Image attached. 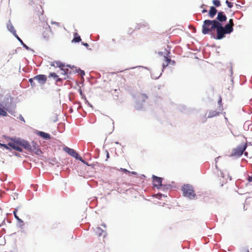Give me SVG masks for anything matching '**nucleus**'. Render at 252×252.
Here are the masks:
<instances>
[{
    "label": "nucleus",
    "instance_id": "1",
    "mask_svg": "<svg viewBox=\"0 0 252 252\" xmlns=\"http://www.w3.org/2000/svg\"><path fill=\"white\" fill-rule=\"evenodd\" d=\"M218 23V21L216 20H205L202 25V33L204 34L210 33L215 30Z\"/></svg>",
    "mask_w": 252,
    "mask_h": 252
},
{
    "label": "nucleus",
    "instance_id": "2",
    "mask_svg": "<svg viewBox=\"0 0 252 252\" xmlns=\"http://www.w3.org/2000/svg\"><path fill=\"white\" fill-rule=\"evenodd\" d=\"M182 190L185 196L188 197L190 199H194L195 197L193 189L189 185H185L182 188Z\"/></svg>",
    "mask_w": 252,
    "mask_h": 252
},
{
    "label": "nucleus",
    "instance_id": "3",
    "mask_svg": "<svg viewBox=\"0 0 252 252\" xmlns=\"http://www.w3.org/2000/svg\"><path fill=\"white\" fill-rule=\"evenodd\" d=\"M247 147L246 145L239 146L232 150L230 157H240Z\"/></svg>",
    "mask_w": 252,
    "mask_h": 252
},
{
    "label": "nucleus",
    "instance_id": "4",
    "mask_svg": "<svg viewBox=\"0 0 252 252\" xmlns=\"http://www.w3.org/2000/svg\"><path fill=\"white\" fill-rule=\"evenodd\" d=\"M218 25L215 29L217 31V39H221L225 36V34H227L225 31L223 27L220 23L218 22Z\"/></svg>",
    "mask_w": 252,
    "mask_h": 252
},
{
    "label": "nucleus",
    "instance_id": "5",
    "mask_svg": "<svg viewBox=\"0 0 252 252\" xmlns=\"http://www.w3.org/2000/svg\"><path fill=\"white\" fill-rule=\"evenodd\" d=\"M19 140H20V138L14 139H12V141L9 142L8 144V145H9L12 149L21 152H22V149L21 147L20 142L19 141Z\"/></svg>",
    "mask_w": 252,
    "mask_h": 252
},
{
    "label": "nucleus",
    "instance_id": "6",
    "mask_svg": "<svg viewBox=\"0 0 252 252\" xmlns=\"http://www.w3.org/2000/svg\"><path fill=\"white\" fill-rule=\"evenodd\" d=\"M63 150L76 159L82 161V158L74 149L65 147L63 148Z\"/></svg>",
    "mask_w": 252,
    "mask_h": 252
},
{
    "label": "nucleus",
    "instance_id": "7",
    "mask_svg": "<svg viewBox=\"0 0 252 252\" xmlns=\"http://www.w3.org/2000/svg\"><path fill=\"white\" fill-rule=\"evenodd\" d=\"M34 79L41 85L44 84L47 80L46 75L42 74L36 75L34 77Z\"/></svg>",
    "mask_w": 252,
    "mask_h": 252
},
{
    "label": "nucleus",
    "instance_id": "8",
    "mask_svg": "<svg viewBox=\"0 0 252 252\" xmlns=\"http://www.w3.org/2000/svg\"><path fill=\"white\" fill-rule=\"evenodd\" d=\"M19 141L20 142L21 147H23L25 149L29 152L31 151L32 150V145L28 142L21 139Z\"/></svg>",
    "mask_w": 252,
    "mask_h": 252
},
{
    "label": "nucleus",
    "instance_id": "9",
    "mask_svg": "<svg viewBox=\"0 0 252 252\" xmlns=\"http://www.w3.org/2000/svg\"><path fill=\"white\" fill-rule=\"evenodd\" d=\"M152 178L153 179V185L155 187H159L162 186V179L161 178L153 175Z\"/></svg>",
    "mask_w": 252,
    "mask_h": 252
},
{
    "label": "nucleus",
    "instance_id": "10",
    "mask_svg": "<svg viewBox=\"0 0 252 252\" xmlns=\"http://www.w3.org/2000/svg\"><path fill=\"white\" fill-rule=\"evenodd\" d=\"M51 31L49 26L45 29V30L42 32V36L45 40H48L50 37Z\"/></svg>",
    "mask_w": 252,
    "mask_h": 252
},
{
    "label": "nucleus",
    "instance_id": "11",
    "mask_svg": "<svg viewBox=\"0 0 252 252\" xmlns=\"http://www.w3.org/2000/svg\"><path fill=\"white\" fill-rule=\"evenodd\" d=\"M217 21L219 22H223L226 21L227 17L224 13L222 11L219 12L218 13Z\"/></svg>",
    "mask_w": 252,
    "mask_h": 252
},
{
    "label": "nucleus",
    "instance_id": "12",
    "mask_svg": "<svg viewBox=\"0 0 252 252\" xmlns=\"http://www.w3.org/2000/svg\"><path fill=\"white\" fill-rule=\"evenodd\" d=\"M31 145L32 150L31 152H33L36 154H39L41 153V151L38 149V146L36 143L32 142Z\"/></svg>",
    "mask_w": 252,
    "mask_h": 252
},
{
    "label": "nucleus",
    "instance_id": "13",
    "mask_svg": "<svg viewBox=\"0 0 252 252\" xmlns=\"http://www.w3.org/2000/svg\"><path fill=\"white\" fill-rule=\"evenodd\" d=\"M217 12V10L214 6H211L209 11V16L210 18H213Z\"/></svg>",
    "mask_w": 252,
    "mask_h": 252
},
{
    "label": "nucleus",
    "instance_id": "14",
    "mask_svg": "<svg viewBox=\"0 0 252 252\" xmlns=\"http://www.w3.org/2000/svg\"><path fill=\"white\" fill-rule=\"evenodd\" d=\"M94 231L96 234L98 236L102 235L104 236L105 234V231L103 230L100 227H96Z\"/></svg>",
    "mask_w": 252,
    "mask_h": 252
},
{
    "label": "nucleus",
    "instance_id": "15",
    "mask_svg": "<svg viewBox=\"0 0 252 252\" xmlns=\"http://www.w3.org/2000/svg\"><path fill=\"white\" fill-rule=\"evenodd\" d=\"M7 28L8 30L13 34V35H16V31L10 22H9L7 24Z\"/></svg>",
    "mask_w": 252,
    "mask_h": 252
},
{
    "label": "nucleus",
    "instance_id": "16",
    "mask_svg": "<svg viewBox=\"0 0 252 252\" xmlns=\"http://www.w3.org/2000/svg\"><path fill=\"white\" fill-rule=\"evenodd\" d=\"M38 135L45 139H50L51 136L50 134L42 131H38Z\"/></svg>",
    "mask_w": 252,
    "mask_h": 252
},
{
    "label": "nucleus",
    "instance_id": "17",
    "mask_svg": "<svg viewBox=\"0 0 252 252\" xmlns=\"http://www.w3.org/2000/svg\"><path fill=\"white\" fill-rule=\"evenodd\" d=\"M219 114H220V112H218L217 111H213V110H212V111H210L208 112L207 117L209 118H212V117H214L217 116L219 115Z\"/></svg>",
    "mask_w": 252,
    "mask_h": 252
},
{
    "label": "nucleus",
    "instance_id": "18",
    "mask_svg": "<svg viewBox=\"0 0 252 252\" xmlns=\"http://www.w3.org/2000/svg\"><path fill=\"white\" fill-rule=\"evenodd\" d=\"M163 59L164 62L162 63V66L163 68H164L168 65L171 62V59L165 56L163 57Z\"/></svg>",
    "mask_w": 252,
    "mask_h": 252
},
{
    "label": "nucleus",
    "instance_id": "19",
    "mask_svg": "<svg viewBox=\"0 0 252 252\" xmlns=\"http://www.w3.org/2000/svg\"><path fill=\"white\" fill-rule=\"evenodd\" d=\"M223 28L227 34L230 33L233 31V28L230 26V25H229L228 24L225 25Z\"/></svg>",
    "mask_w": 252,
    "mask_h": 252
},
{
    "label": "nucleus",
    "instance_id": "20",
    "mask_svg": "<svg viewBox=\"0 0 252 252\" xmlns=\"http://www.w3.org/2000/svg\"><path fill=\"white\" fill-rule=\"evenodd\" d=\"M61 70H62V72L61 73L62 74L64 75V76H66L64 77V79H66L67 77V74L68 72V69L67 68L63 67L61 68Z\"/></svg>",
    "mask_w": 252,
    "mask_h": 252
},
{
    "label": "nucleus",
    "instance_id": "21",
    "mask_svg": "<svg viewBox=\"0 0 252 252\" xmlns=\"http://www.w3.org/2000/svg\"><path fill=\"white\" fill-rule=\"evenodd\" d=\"M81 39L79 35H78L77 33H75L74 38H73L72 41L75 42H79L81 41Z\"/></svg>",
    "mask_w": 252,
    "mask_h": 252
},
{
    "label": "nucleus",
    "instance_id": "22",
    "mask_svg": "<svg viewBox=\"0 0 252 252\" xmlns=\"http://www.w3.org/2000/svg\"><path fill=\"white\" fill-rule=\"evenodd\" d=\"M18 211V209H15L13 211V214L14 215L16 219L19 222H23V221L21 219H20L19 217L17 215V212Z\"/></svg>",
    "mask_w": 252,
    "mask_h": 252
},
{
    "label": "nucleus",
    "instance_id": "23",
    "mask_svg": "<svg viewBox=\"0 0 252 252\" xmlns=\"http://www.w3.org/2000/svg\"><path fill=\"white\" fill-rule=\"evenodd\" d=\"M0 115L6 116L7 115V113L4 109L0 108Z\"/></svg>",
    "mask_w": 252,
    "mask_h": 252
},
{
    "label": "nucleus",
    "instance_id": "24",
    "mask_svg": "<svg viewBox=\"0 0 252 252\" xmlns=\"http://www.w3.org/2000/svg\"><path fill=\"white\" fill-rule=\"evenodd\" d=\"M213 3L217 7L220 6V2L219 0H213Z\"/></svg>",
    "mask_w": 252,
    "mask_h": 252
},
{
    "label": "nucleus",
    "instance_id": "25",
    "mask_svg": "<svg viewBox=\"0 0 252 252\" xmlns=\"http://www.w3.org/2000/svg\"><path fill=\"white\" fill-rule=\"evenodd\" d=\"M56 63L57 66L60 67L61 69L64 67V65L60 62H56Z\"/></svg>",
    "mask_w": 252,
    "mask_h": 252
},
{
    "label": "nucleus",
    "instance_id": "26",
    "mask_svg": "<svg viewBox=\"0 0 252 252\" xmlns=\"http://www.w3.org/2000/svg\"><path fill=\"white\" fill-rule=\"evenodd\" d=\"M58 76L56 74V73L54 72L50 73L49 76V77H51L56 79L57 78H58Z\"/></svg>",
    "mask_w": 252,
    "mask_h": 252
},
{
    "label": "nucleus",
    "instance_id": "27",
    "mask_svg": "<svg viewBox=\"0 0 252 252\" xmlns=\"http://www.w3.org/2000/svg\"><path fill=\"white\" fill-rule=\"evenodd\" d=\"M34 80H35L34 79V77L32 78H30L29 80V81L30 82V83L32 86H35V85H36L35 84V82H34Z\"/></svg>",
    "mask_w": 252,
    "mask_h": 252
},
{
    "label": "nucleus",
    "instance_id": "28",
    "mask_svg": "<svg viewBox=\"0 0 252 252\" xmlns=\"http://www.w3.org/2000/svg\"><path fill=\"white\" fill-rule=\"evenodd\" d=\"M226 4L228 6V7L231 8L233 7V4L232 2L229 1L228 0H226L225 1Z\"/></svg>",
    "mask_w": 252,
    "mask_h": 252
},
{
    "label": "nucleus",
    "instance_id": "29",
    "mask_svg": "<svg viewBox=\"0 0 252 252\" xmlns=\"http://www.w3.org/2000/svg\"><path fill=\"white\" fill-rule=\"evenodd\" d=\"M120 171H122L124 173H130V171H129L128 170H127V169H125V168H121L120 169H119Z\"/></svg>",
    "mask_w": 252,
    "mask_h": 252
},
{
    "label": "nucleus",
    "instance_id": "30",
    "mask_svg": "<svg viewBox=\"0 0 252 252\" xmlns=\"http://www.w3.org/2000/svg\"><path fill=\"white\" fill-rule=\"evenodd\" d=\"M218 103L220 105V107H222V98L221 96L220 97L219 100L218 101Z\"/></svg>",
    "mask_w": 252,
    "mask_h": 252
},
{
    "label": "nucleus",
    "instance_id": "31",
    "mask_svg": "<svg viewBox=\"0 0 252 252\" xmlns=\"http://www.w3.org/2000/svg\"><path fill=\"white\" fill-rule=\"evenodd\" d=\"M228 24L229 25H230V26H231L232 27H233L234 26L233 19H229V23H228Z\"/></svg>",
    "mask_w": 252,
    "mask_h": 252
},
{
    "label": "nucleus",
    "instance_id": "32",
    "mask_svg": "<svg viewBox=\"0 0 252 252\" xmlns=\"http://www.w3.org/2000/svg\"><path fill=\"white\" fill-rule=\"evenodd\" d=\"M0 146L3 147H4V148H5L6 149H8V150L9 149V148L8 147V145L1 144Z\"/></svg>",
    "mask_w": 252,
    "mask_h": 252
},
{
    "label": "nucleus",
    "instance_id": "33",
    "mask_svg": "<svg viewBox=\"0 0 252 252\" xmlns=\"http://www.w3.org/2000/svg\"><path fill=\"white\" fill-rule=\"evenodd\" d=\"M16 37V38L18 39L19 41L21 42V43H23L22 40L19 37V36L16 34V35H14Z\"/></svg>",
    "mask_w": 252,
    "mask_h": 252
},
{
    "label": "nucleus",
    "instance_id": "34",
    "mask_svg": "<svg viewBox=\"0 0 252 252\" xmlns=\"http://www.w3.org/2000/svg\"><path fill=\"white\" fill-rule=\"evenodd\" d=\"M219 158H220V157H218V158H216V159H215V160H216V167L217 168H218V165H217V162H218V160H219Z\"/></svg>",
    "mask_w": 252,
    "mask_h": 252
},
{
    "label": "nucleus",
    "instance_id": "35",
    "mask_svg": "<svg viewBox=\"0 0 252 252\" xmlns=\"http://www.w3.org/2000/svg\"><path fill=\"white\" fill-rule=\"evenodd\" d=\"M248 180L249 182H252V175L251 176H249Z\"/></svg>",
    "mask_w": 252,
    "mask_h": 252
},
{
    "label": "nucleus",
    "instance_id": "36",
    "mask_svg": "<svg viewBox=\"0 0 252 252\" xmlns=\"http://www.w3.org/2000/svg\"><path fill=\"white\" fill-rule=\"evenodd\" d=\"M105 153L106 154V158H107V159L108 158H109V154L107 151H106Z\"/></svg>",
    "mask_w": 252,
    "mask_h": 252
},
{
    "label": "nucleus",
    "instance_id": "37",
    "mask_svg": "<svg viewBox=\"0 0 252 252\" xmlns=\"http://www.w3.org/2000/svg\"><path fill=\"white\" fill-rule=\"evenodd\" d=\"M61 81H62V79L60 78H59L58 77V78H56V82H60Z\"/></svg>",
    "mask_w": 252,
    "mask_h": 252
},
{
    "label": "nucleus",
    "instance_id": "38",
    "mask_svg": "<svg viewBox=\"0 0 252 252\" xmlns=\"http://www.w3.org/2000/svg\"><path fill=\"white\" fill-rule=\"evenodd\" d=\"M81 161V162H82L83 163H84V164H86V165H89V164H88V162H87L86 161H85L84 160H83V159H82V161Z\"/></svg>",
    "mask_w": 252,
    "mask_h": 252
},
{
    "label": "nucleus",
    "instance_id": "39",
    "mask_svg": "<svg viewBox=\"0 0 252 252\" xmlns=\"http://www.w3.org/2000/svg\"><path fill=\"white\" fill-rule=\"evenodd\" d=\"M20 119L21 121H23L25 122L24 118L21 115L20 116Z\"/></svg>",
    "mask_w": 252,
    "mask_h": 252
},
{
    "label": "nucleus",
    "instance_id": "40",
    "mask_svg": "<svg viewBox=\"0 0 252 252\" xmlns=\"http://www.w3.org/2000/svg\"><path fill=\"white\" fill-rule=\"evenodd\" d=\"M129 173H131V174H132L133 175H137V173L135 171L130 172Z\"/></svg>",
    "mask_w": 252,
    "mask_h": 252
},
{
    "label": "nucleus",
    "instance_id": "41",
    "mask_svg": "<svg viewBox=\"0 0 252 252\" xmlns=\"http://www.w3.org/2000/svg\"><path fill=\"white\" fill-rule=\"evenodd\" d=\"M22 44H23V46H24L25 48H26V49H28V48H29V47H28L26 44H25L24 43H22Z\"/></svg>",
    "mask_w": 252,
    "mask_h": 252
},
{
    "label": "nucleus",
    "instance_id": "42",
    "mask_svg": "<svg viewBox=\"0 0 252 252\" xmlns=\"http://www.w3.org/2000/svg\"><path fill=\"white\" fill-rule=\"evenodd\" d=\"M81 74L82 75H85V72H84V71H83V70H81Z\"/></svg>",
    "mask_w": 252,
    "mask_h": 252
},
{
    "label": "nucleus",
    "instance_id": "43",
    "mask_svg": "<svg viewBox=\"0 0 252 252\" xmlns=\"http://www.w3.org/2000/svg\"><path fill=\"white\" fill-rule=\"evenodd\" d=\"M207 10L206 9H203V10H202V13H204L207 12Z\"/></svg>",
    "mask_w": 252,
    "mask_h": 252
},
{
    "label": "nucleus",
    "instance_id": "44",
    "mask_svg": "<svg viewBox=\"0 0 252 252\" xmlns=\"http://www.w3.org/2000/svg\"><path fill=\"white\" fill-rule=\"evenodd\" d=\"M83 45L87 47H88L89 46V45L88 43H83Z\"/></svg>",
    "mask_w": 252,
    "mask_h": 252
},
{
    "label": "nucleus",
    "instance_id": "45",
    "mask_svg": "<svg viewBox=\"0 0 252 252\" xmlns=\"http://www.w3.org/2000/svg\"><path fill=\"white\" fill-rule=\"evenodd\" d=\"M53 23L56 24L57 26H59V23H58L54 22V23Z\"/></svg>",
    "mask_w": 252,
    "mask_h": 252
},
{
    "label": "nucleus",
    "instance_id": "46",
    "mask_svg": "<svg viewBox=\"0 0 252 252\" xmlns=\"http://www.w3.org/2000/svg\"><path fill=\"white\" fill-rule=\"evenodd\" d=\"M246 252H249V250H247L246 251Z\"/></svg>",
    "mask_w": 252,
    "mask_h": 252
}]
</instances>
